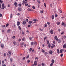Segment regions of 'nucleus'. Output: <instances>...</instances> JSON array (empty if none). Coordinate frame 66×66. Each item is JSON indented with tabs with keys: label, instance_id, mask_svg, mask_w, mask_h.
Here are the masks:
<instances>
[{
	"label": "nucleus",
	"instance_id": "obj_39",
	"mask_svg": "<svg viewBox=\"0 0 66 66\" xmlns=\"http://www.w3.org/2000/svg\"><path fill=\"white\" fill-rule=\"evenodd\" d=\"M32 52L33 53L35 52V51H34V49H33L32 50Z\"/></svg>",
	"mask_w": 66,
	"mask_h": 66
},
{
	"label": "nucleus",
	"instance_id": "obj_44",
	"mask_svg": "<svg viewBox=\"0 0 66 66\" xmlns=\"http://www.w3.org/2000/svg\"><path fill=\"white\" fill-rule=\"evenodd\" d=\"M30 62V60H28L27 61V63H29Z\"/></svg>",
	"mask_w": 66,
	"mask_h": 66
},
{
	"label": "nucleus",
	"instance_id": "obj_55",
	"mask_svg": "<svg viewBox=\"0 0 66 66\" xmlns=\"http://www.w3.org/2000/svg\"><path fill=\"white\" fill-rule=\"evenodd\" d=\"M10 60L11 62H12V61H13V59L12 58H11Z\"/></svg>",
	"mask_w": 66,
	"mask_h": 66
},
{
	"label": "nucleus",
	"instance_id": "obj_5",
	"mask_svg": "<svg viewBox=\"0 0 66 66\" xmlns=\"http://www.w3.org/2000/svg\"><path fill=\"white\" fill-rule=\"evenodd\" d=\"M66 48V44H64L63 45V48Z\"/></svg>",
	"mask_w": 66,
	"mask_h": 66
},
{
	"label": "nucleus",
	"instance_id": "obj_50",
	"mask_svg": "<svg viewBox=\"0 0 66 66\" xmlns=\"http://www.w3.org/2000/svg\"><path fill=\"white\" fill-rule=\"evenodd\" d=\"M29 57V55H28L26 57V58L27 59H28Z\"/></svg>",
	"mask_w": 66,
	"mask_h": 66
},
{
	"label": "nucleus",
	"instance_id": "obj_1",
	"mask_svg": "<svg viewBox=\"0 0 66 66\" xmlns=\"http://www.w3.org/2000/svg\"><path fill=\"white\" fill-rule=\"evenodd\" d=\"M32 21H34V23H35L36 22V21H38V20L36 19H34L32 20Z\"/></svg>",
	"mask_w": 66,
	"mask_h": 66
},
{
	"label": "nucleus",
	"instance_id": "obj_57",
	"mask_svg": "<svg viewBox=\"0 0 66 66\" xmlns=\"http://www.w3.org/2000/svg\"><path fill=\"white\" fill-rule=\"evenodd\" d=\"M53 44H55V41H54L53 42Z\"/></svg>",
	"mask_w": 66,
	"mask_h": 66
},
{
	"label": "nucleus",
	"instance_id": "obj_62",
	"mask_svg": "<svg viewBox=\"0 0 66 66\" xmlns=\"http://www.w3.org/2000/svg\"><path fill=\"white\" fill-rule=\"evenodd\" d=\"M47 27V25L46 24H45L44 26V27Z\"/></svg>",
	"mask_w": 66,
	"mask_h": 66
},
{
	"label": "nucleus",
	"instance_id": "obj_33",
	"mask_svg": "<svg viewBox=\"0 0 66 66\" xmlns=\"http://www.w3.org/2000/svg\"><path fill=\"white\" fill-rule=\"evenodd\" d=\"M61 40H60L59 41L58 43L59 44H60V43H61Z\"/></svg>",
	"mask_w": 66,
	"mask_h": 66
},
{
	"label": "nucleus",
	"instance_id": "obj_27",
	"mask_svg": "<svg viewBox=\"0 0 66 66\" xmlns=\"http://www.w3.org/2000/svg\"><path fill=\"white\" fill-rule=\"evenodd\" d=\"M34 44L35 45H37V42H36L35 41V42Z\"/></svg>",
	"mask_w": 66,
	"mask_h": 66
},
{
	"label": "nucleus",
	"instance_id": "obj_2",
	"mask_svg": "<svg viewBox=\"0 0 66 66\" xmlns=\"http://www.w3.org/2000/svg\"><path fill=\"white\" fill-rule=\"evenodd\" d=\"M2 7L1 8L2 9H4L5 7L4 6V4H2Z\"/></svg>",
	"mask_w": 66,
	"mask_h": 66
},
{
	"label": "nucleus",
	"instance_id": "obj_21",
	"mask_svg": "<svg viewBox=\"0 0 66 66\" xmlns=\"http://www.w3.org/2000/svg\"><path fill=\"white\" fill-rule=\"evenodd\" d=\"M20 45H24V42H22L20 44Z\"/></svg>",
	"mask_w": 66,
	"mask_h": 66
},
{
	"label": "nucleus",
	"instance_id": "obj_61",
	"mask_svg": "<svg viewBox=\"0 0 66 66\" xmlns=\"http://www.w3.org/2000/svg\"><path fill=\"white\" fill-rule=\"evenodd\" d=\"M45 55H47V54H48V53L47 52H45Z\"/></svg>",
	"mask_w": 66,
	"mask_h": 66
},
{
	"label": "nucleus",
	"instance_id": "obj_22",
	"mask_svg": "<svg viewBox=\"0 0 66 66\" xmlns=\"http://www.w3.org/2000/svg\"><path fill=\"white\" fill-rule=\"evenodd\" d=\"M63 51V49H62L60 50V53H62V52Z\"/></svg>",
	"mask_w": 66,
	"mask_h": 66
},
{
	"label": "nucleus",
	"instance_id": "obj_43",
	"mask_svg": "<svg viewBox=\"0 0 66 66\" xmlns=\"http://www.w3.org/2000/svg\"><path fill=\"white\" fill-rule=\"evenodd\" d=\"M44 12V11H40V13L41 14H42V13H43Z\"/></svg>",
	"mask_w": 66,
	"mask_h": 66
},
{
	"label": "nucleus",
	"instance_id": "obj_38",
	"mask_svg": "<svg viewBox=\"0 0 66 66\" xmlns=\"http://www.w3.org/2000/svg\"><path fill=\"white\" fill-rule=\"evenodd\" d=\"M12 16H13V15H12V14H11L10 15V18H12Z\"/></svg>",
	"mask_w": 66,
	"mask_h": 66
},
{
	"label": "nucleus",
	"instance_id": "obj_59",
	"mask_svg": "<svg viewBox=\"0 0 66 66\" xmlns=\"http://www.w3.org/2000/svg\"><path fill=\"white\" fill-rule=\"evenodd\" d=\"M56 42H58V41H59V39L58 38L56 39Z\"/></svg>",
	"mask_w": 66,
	"mask_h": 66
},
{
	"label": "nucleus",
	"instance_id": "obj_18",
	"mask_svg": "<svg viewBox=\"0 0 66 66\" xmlns=\"http://www.w3.org/2000/svg\"><path fill=\"white\" fill-rule=\"evenodd\" d=\"M52 63H54V60L53 59H52Z\"/></svg>",
	"mask_w": 66,
	"mask_h": 66
},
{
	"label": "nucleus",
	"instance_id": "obj_53",
	"mask_svg": "<svg viewBox=\"0 0 66 66\" xmlns=\"http://www.w3.org/2000/svg\"><path fill=\"white\" fill-rule=\"evenodd\" d=\"M6 54L5 53H4V56H6Z\"/></svg>",
	"mask_w": 66,
	"mask_h": 66
},
{
	"label": "nucleus",
	"instance_id": "obj_3",
	"mask_svg": "<svg viewBox=\"0 0 66 66\" xmlns=\"http://www.w3.org/2000/svg\"><path fill=\"white\" fill-rule=\"evenodd\" d=\"M34 65L35 66H36V65H37V61H35L34 62Z\"/></svg>",
	"mask_w": 66,
	"mask_h": 66
},
{
	"label": "nucleus",
	"instance_id": "obj_41",
	"mask_svg": "<svg viewBox=\"0 0 66 66\" xmlns=\"http://www.w3.org/2000/svg\"><path fill=\"white\" fill-rule=\"evenodd\" d=\"M57 37L56 36L54 38L55 39H57Z\"/></svg>",
	"mask_w": 66,
	"mask_h": 66
},
{
	"label": "nucleus",
	"instance_id": "obj_34",
	"mask_svg": "<svg viewBox=\"0 0 66 66\" xmlns=\"http://www.w3.org/2000/svg\"><path fill=\"white\" fill-rule=\"evenodd\" d=\"M58 16V15H57V14H56L55 15V18L57 17Z\"/></svg>",
	"mask_w": 66,
	"mask_h": 66
},
{
	"label": "nucleus",
	"instance_id": "obj_6",
	"mask_svg": "<svg viewBox=\"0 0 66 66\" xmlns=\"http://www.w3.org/2000/svg\"><path fill=\"white\" fill-rule=\"evenodd\" d=\"M50 33L51 34H53V31L52 29L51 30Z\"/></svg>",
	"mask_w": 66,
	"mask_h": 66
},
{
	"label": "nucleus",
	"instance_id": "obj_13",
	"mask_svg": "<svg viewBox=\"0 0 66 66\" xmlns=\"http://www.w3.org/2000/svg\"><path fill=\"white\" fill-rule=\"evenodd\" d=\"M8 53L10 55H11L12 54V53H11V52L10 51H9L8 52Z\"/></svg>",
	"mask_w": 66,
	"mask_h": 66
},
{
	"label": "nucleus",
	"instance_id": "obj_45",
	"mask_svg": "<svg viewBox=\"0 0 66 66\" xmlns=\"http://www.w3.org/2000/svg\"><path fill=\"white\" fill-rule=\"evenodd\" d=\"M59 11L60 13H62V11L60 9H59Z\"/></svg>",
	"mask_w": 66,
	"mask_h": 66
},
{
	"label": "nucleus",
	"instance_id": "obj_51",
	"mask_svg": "<svg viewBox=\"0 0 66 66\" xmlns=\"http://www.w3.org/2000/svg\"><path fill=\"white\" fill-rule=\"evenodd\" d=\"M47 39V37H45L44 38V40H45V39Z\"/></svg>",
	"mask_w": 66,
	"mask_h": 66
},
{
	"label": "nucleus",
	"instance_id": "obj_10",
	"mask_svg": "<svg viewBox=\"0 0 66 66\" xmlns=\"http://www.w3.org/2000/svg\"><path fill=\"white\" fill-rule=\"evenodd\" d=\"M18 11H21V10H22V9L20 8H19L18 9Z\"/></svg>",
	"mask_w": 66,
	"mask_h": 66
},
{
	"label": "nucleus",
	"instance_id": "obj_40",
	"mask_svg": "<svg viewBox=\"0 0 66 66\" xmlns=\"http://www.w3.org/2000/svg\"><path fill=\"white\" fill-rule=\"evenodd\" d=\"M32 8L33 9H35V7L34 6H32Z\"/></svg>",
	"mask_w": 66,
	"mask_h": 66
},
{
	"label": "nucleus",
	"instance_id": "obj_42",
	"mask_svg": "<svg viewBox=\"0 0 66 66\" xmlns=\"http://www.w3.org/2000/svg\"><path fill=\"white\" fill-rule=\"evenodd\" d=\"M12 38H13V39H14L15 38V36H13L12 37Z\"/></svg>",
	"mask_w": 66,
	"mask_h": 66
},
{
	"label": "nucleus",
	"instance_id": "obj_35",
	"mask_svg": "<svg viewBox=\"0 0 66 66\" xmlns=\"http://www.w3.org/2000/svg\"><path fill=\"white\" fill-rule=\"evenodd\" d=\"M0 3H3V1H2L1 0H0Z\"/></svg>",
	"mask_w": 66,
	"mask_h": 66
},
{
	"label": "nucleus",
	"instance_id": "obj_9",
	"mask_svg": "<svg viewBox=\"0 0 66 66\" xmlns=\"http://www.w3.org/2000/svg\"><path fill=\"white\" fill-rule=\"evenodd\" d=\"M17 25L18 26L20 25V22L19 21L18 22H17Z\"/></svg>",
	"mask_w": 66,
	"mask_h": 66
},
{
	"label": "nucleus",
	"instance_id": "obj_54",
	"mask_svg": "<svg viewBox=\"0 0 66 66\" xmlns=\"http://www.w3.org/2000/svg\"><path fill=\"white\" fill-rule=\"evenodd\" d=\"M63 54H61L60 55V56H61V57H62V56H63Z\"/></svg>",
	"mask_w": 66,
	"mask_h": 66
},
{
	"label": "nucleus",
	"instance_id": "obj_26",
	"mask_svg": "<svg viewBox=\"0 0 66 66\" xmlns=\"http://www.w3.org/2000/svg\"><path fill=\"white\" fill-rule=\"evenodd\" d=\"M48 47L49 48H50V47H51V44H48Z\"/></svg>",
	"mask_w": 66,
	"mask_h": 66
},
{
	"label": "nucleus",
	"instance_id": "obj_52",
	"mask_svg": "<svg viewBox=\"0 0 66 66\" xmlns=\"http://www.w3.org/2000/svg\"><path fill=\"white\" fill-rule=\"evenodd\" d=\"M13 43L14 44V45H15L16 44V42H13Z\"/></svg>",
	"mask_w": 66,
	"mask_h": 66
},
{
	"label": "nucleus",
	"instance_id": "obj_31",
	"mask_svg": "<svg viewBox=\"0 0 66 66\" xmlns=\"http://www.w3.org/2000/svg\"><path fill=\"white\" fill-rule=\"evenodd\" d=\"M53 63H51L50 65V66H53Z\"/></svg>",
	"mask_w": 66,
	"mask_h": 66
},
{
	"label": "nucleus",
	"instance_id": "obj_63",
	"mask_svg": "<svg viewBox=\"0 0 66 66\" xmlns=\"http://www.w3.org/2000/svg\"><path fill=\"white\" fill-rule=\"evenodd\" d=\"M47 24L49 25V24H50V22H47Z\"/></svg>",
	"mask_w": 66,
	"mask_h": 66
},
{
	"label": "nucleus",
	"instance_id": "obj_37",
	"mask_svg": "<svg viewBox=\"0 0 66 66\" xmlns=\"http://www.w3.org/2000/svg\"><path fill=\"white\" fill-rule=\"evenodd\" d=\"M2 27H3L4 28H5V26L4 25L2 26Z\"/></svg>",
	"mask_w": 66,
	"mask_h": 66
},
{
	"label": "nucleus",
	"instance_id": "obj_30",
	"mask_svg": "<svg viewBox=\"0 0 66 66\" xmlns=\"http://www.w3.org/2000/svg\"><path fill=\"white\" fill-rule=\"evenodd\" d=\"M60 22H57V25H59V24H60Z\"/></svg>",
	"mask_w": 66,
	"mask_h": 66
},
{
	"label": "nucleus",
	"instance_id": "obj_48",
	"mask_svg": "<svg viewBox=\"0 0 66 66\" xmlns=\"http://www.w3.org/2000/svg\"><path fill=\"white\" fill-rule=\"evenodd\" d=\"M39 30L40 31H43V29H41L40 28Z\"/></svg>",
	"mask_w": 66,
	"mask_h": 66
},
{
	"label": "nucleus",
	"instance_id": "obj_36",
	"mask_svg": "<svg viewBox=\"0 0 66 66\" xmlns=\"http://www.w3.org/2000/svg\"><path fill=\"white\" fill-rule=\"evenodd\" d=\"M41 50L43 52V53H44V52H45V50Z\"/></svg>",
	"mask_w": 66,
	"mask_h": 66
},
{
	"label": "nucleus",
	"instance_id": "obj_20",
	"mask_svg": "<svg viewBox=\"0 0 66 66\" xmlns=\"http://www.w3.org/2000/svg\"><path fill=\"white\" fill-rule=\"evenodd\" d=\"M32 48H30L29 49V52H31L32 50Z\"/></svg>",
	"mask_w": 66,
	"mask_h": 66
},
{
	"label": "nucleus",
	"instance_id": "obj_11",
	"mask_svg": "<svg viewBox=\"0 0 66 66\" xmlns=\"http://www.w3.org/2000/svg\"><path fill=\"white\" fill-rule=\"evenodd\" d=\"M1 47L2 48H4V44H2L1 45Z\"/></svg>",
	"mask_w": 66,
	"mask_h": 66
},
{
	"label": "nucleus",
	"instance_id": "obj_19",
	"mask_svg": "<svg viewBox=\"0 0 66 66\" xmlns=\"http://www.w3.org/2000/svg\"><path fill=\"white\" fill-rule=\"evenodd\" d=\"M18 28L20 30H21V27H20V26H19L18 27Z\"/></svg>",
	"mask_w": 66,
	"mask_h": 66
},
{
	"label": "nucleus",
	"instance_id": "obj_25",
	"mask_svg": "<svg viewBox=\"0 0 66 66\" xmlns=\"http://www.w3.org/2000/svg\"><path fill=\"white\" fill-rule=\"evenodd\" d=\"M33 44H34V43L32 42H31V45L32 46H33Z\"/></svg>",
	"mask_w": 66,
	"mask_h": 66
},
{
	"label": "nucleus",
	"instance_id": "obj_28",
	"mask_svg": "<svg viewBox=\"0 0 66 66\" xmlns=\"http://www.w3.org/2000/svg\"><path fill=\"white\" fill-rule=\"evenodd\" d=\"M7 55H8V56H9V59L10 57V55H9V54L8 53L7 54Z\"/></svg>",
	"mask_w": 66,
	"mask_h": 66
},
{
	"label": "nucleus",
	"instance_id": "obj_4",
	"mask_svg": "<svg viewBox=\"0 0 66 66\" xmlns=\"http://www.w3.org/2000/svg\"><path fill=\"white\" fill-rule=\"evenodd\" d=\"M26 21H24L23 22L22 24H26Z\"/></svg>",
	"mask_w": 66,
	"mask_h": 66
},
{
	"label": "nucleus",
	"instance_id": "obj_17",
	"mask_svg": "<svg viewBox=\"0 0 66 66\" xmlns=\"http://www.w3.org/2000/svg\"><path fill=\"white\" fill-rule=\"evenodd\" d=\"M42 66H46V64H45L43 63H42Z\"/></svg>",
	"mask_w": 66,
	"mask_h": 66
},
{
	"label": "nucleus",
	"instance_id": "obj_16",
	"mask_svg": "<svg viewBox=\"0 0 66 66\" xmlns=\"http://www.w3.org/2000/svg\"><path fill=\"white\" fill-rule=\"evenodd\" d=\"M23 3H24V4H26V3H27V2L25 1H23Z\"/></svg>",
	"mask_w": 66,
	"mask_h": 66
},
{
	"label": "nucleus",
	"instance_id": "obj_32",
	"mask_svg": "<svg viewBox=\"0 0 66 66\" xmlns=\"http://www.w3.org/2000/svg\"><path fill=\"white\" fill-rule=\"evenodd\" d=\"M9 23L7 24L6 25V27H8V26H9Z\"/></svg>",
	"mask_w": 66,
	"mask_h": 66
},
{
	"label": "nucleus",
	"instance_id": "obj_60",
	"mask_svg": "<svg viewBox=\"0 0 66 66\" xmlns=\"http://www.w3.org/2000/svg\"><path fill=\"white\" fill-rule=\"evenodd\" d=\"M31 27V25L30 24H29L28 25V27L29 28Z\"/></svg>",
	"mask_w": 66,
	"mask_h": 66
},
{
	"label": "nucleus",
	"instance_id": "obj_7",
	"mask_svg": "<svg viewBox=\"0 0 66 66\" xmlns=\"http://www.w3.org/2000/svg\"><path fill=\"white\" fill-rule=\"evenodd\" d=\"M57 52L58 54H60V51H59V49H57Z\"/></svg>",
	"mask_w": 66,
	"mask_h": 66
},
{
	"label": "nucleus",
	"instance_id": "obj_56",
	"mask_svg": "<svg viewBox=\"0 0 66 66\" xmlns=\"http://www.w3.org/2000/svg\"><path fill=\"white\" fill-rule=\"evenodd\" d=\"M28 4L27 3L26 4H25V6H28Z\"/></svg>",
	"mask_w": 66,
	"mask_h": 66
},
{
	"label": "nucleus",
	"instance_id": "obj_47",
	"mask_svg": "<svg viewBox=\"0 0 66 66\" xmlns=\"http://www.w3.org/2000/svg\"><path fill=\"white\" fill-rule=\"evenodd\" d=\"M62 26H64V22H62Z\"/></svg>",
	"mask_w": 66,
	"mask_h": 66
},
{
	"label": "nucleus",
	"instance_id": "obj_24",
	"mask_svg": "<svg viewBox=\"0 0 66 66\" xmlns=\"http://www.w3.org/2000/svg\"><path fill=\"white\" fill-rule=\"evenodd\" d=\"M29 24H31L32 22L31 21H29Z\"/></svg>",
	"mask_w": 66,
	"mask_h": 66
},
{
	"label": "nucleus",
	"instance_id": "obj_29",
	"mask_svg": "<svg viewBox=\"0 0 66 66\" xmlns=\"http://www.w3.org/2000/svg\"><path fill=\"white\" fill-rule=\"evenodd\" d=\"M46 43L47 45H48V44L49 43V41L48 40H47V41Z\"/></svg>",
	"mask_w": 66,
	"mask_h": 66
},
{
	"label": "nucleus",
	"instance_id": "obj_49",
	"mask_svg": "<svg viewBox=\"0 0 66 66\" xmlns=\"http://www.w3.org/2000/svg\"><path fill=\"white\" fill-rule=\"evenodd\" d=\"M7 32H9V33H10V29H9L7 30Z\"/></svg>",
	"mask_w": 66,
	"mask_h": 66
},
{
	"label": "nucleus",
	"instance_id": "obj_58",
	"mask_svg": "<svg viewBox=\"0 0 66 66\" xmlns=\"http://www.w3.org/2000/svg\"><path fill=\"white\" fill-rule=\"evenodd\" d=\"M26 21H27V22H28V21H29V20H28V19H26Z\"/></svg>",
	"mask_w": 66,
	"mask_h": 66
},
{
	"label": "nucleus",
	"instance_id": "obj_23",
	"mask_svg": "<svg viewBox=\"0 0 66 66\" xmlns=\"http://www.w3.org/2000/svg\"><path fill=\"white\" fill-rule=\"evenodd\" d=\"M37 2H38V3H40V2L39 1L37 0Z\"/></svg>",
	"mask_w": 66,
	"mask_h": 66
},
{
	"label": "nucleus",
	"instance_id": "obj_14",
	"mask_svg": "<svg viewBox=\"0 0 66 66\" xmlns=\"http://www.w3.org/2000/svg\"><path fill=\"white\" fill-rule=\"evenodd\" d=\"M28 11H32V10H31V9H30L28 8L27 9Z\"/></svg>",
	"mask_w": 66,
	"mask_h": 66
},
{
	"label": "nucleus",
	"instance_id": "obj_12",
	"mask_svg": "<svg viewBox=\"0 0 66 66\" xmlns=\"http://www.w3.org/2000/svg\"><path fill=\"white\" fill-rule=\"evenodd\" d=\"M53 53V52L52 51H49V53L50 54H52Z\"/></svg>",
	"mask_w": 66,
	"mask_h": 66
},
{
	"label": "nucleus",
	"instance_id": "obj_15",
	"mask_svg": "<svg viewBox=\"0 0 66 66\" xmlns=\"http://www.w3.org/2000/svg\"><path fill=\"white\" fill-rule=\"evenodd\" d=\"M52 19H53L54 18V15H52Z\"/></svg>",
	"mask_w": 66,
	"mask_h": 66
},
{
	"label": "nucleus",
	"instance_id": "obj_64",
	"mask_svg": "<svg viewBox=\"0 0 66 66\" xmlns=\"http://www.w3.org/2000/svg\"><path fill=\"white\" fill-rule=\"evenodd\" d=\"M2 66H6V65L5 64H4V65H2Z\"/></svg>",
	"mask_w": 66,
	"mask_h": 66
},
{
	"label": "nucleus",
	"instance_id": "obj_46",
	"mask_svg": "<svg viewBox=\"0 0 66 66\" xmlns=\"http://www.w3.org/2000/svg\"><path fill=\"white\" fill-rule=\"evenodd\" d=\"M21 4H19L18 5L20 7V6H21Z\"/></svg>",
	"mask_w": 66,
	"mask_h": 66
},
{
	"label": "nucleus",
	"instance_id": "obj_8",
	"mask_svg": "<svg viewBox=\"0 0 66 66\" xmlns=\"http://www.w3.org/2000/svg\"><path fill=\"white\" fill-rule=\"evenodd\" d=\"M14 5L15 7H17V2H15L14 3Z\"/></svg>",
	"mask_w": 66,
	"mask_h": 66
}]
</instances>
